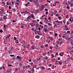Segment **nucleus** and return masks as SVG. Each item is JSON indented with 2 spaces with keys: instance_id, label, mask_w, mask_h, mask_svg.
<instances>
[{
  "instance_id": "19",
  "label": "nucleus",
  "mask_w": 73,
  "mask_h": 73,
  "mask_svg": "<svg viewBox=\"0 0 73 73\" xmlns=\"http://www.w3.org/2000/svg\"><path fill=\"white\" fill-rule=\"evenodd\" d=\"M7 73H10V71L9 70H7Z\"/></svg>"
},
{
  "instance_id": "17",
  "label": "nucleus",
  "mask_w": 73,
  "mask_h": 73,
  "mask_svg": "<svg viewBox=\"0 0 73 73\" xmlns=\"http://www.w3.org/2000/svg\"><path fill=\"white\" fill-rule=\"evenodd\" d=\"M56 43H57V45H58V44H59V42H59V41L57 40L56 41Z\"/></svg>"
},
{
  "instance_id": "9",
  "label": "nucleus",
  "mask_w": 73,
  "mask_h": 73,
  "mask_svg": "<svg viewBox=\"0 0 73 73\" xmlns=\"http://www.w3.org/2000/svg\"><path fill=\"white\" fill-rule=\"evenodd\" d=\"M48 58H49L47 56H45L44 57V59H48Z\"/></svg>"
},
{
  "instance_id": "56",
  "label": "nucleus",
  "mask_w": 73,
  "mask_h": 73,
  "mask_svg": "<svg viewBox=\"0 0 73 73\" xmlns=\"http://www.w3.org/2000/svg\"><path fill=\"white\" fill-rule=\"evenodd\" d=\"M67 32H68V33L69 34H70V31H67Z\"/></svg>"
},
{
  "instance_id": "44",
  "label": "nucleus",
  "mask_w": 73,
  "mask_h": 73,
  "mask_svg": "<svg viewBox=\"0 0 73 73\" xmlns=\"http://www.w3.org/2000/svg\"><path fill=\"white\" fill-rule=\"evenodd\" d=\"M29 2H28L27 4V6H28V5H29Z\"/></svg>"
},
{
  "instance_id": "60",
  "label": "nucleus",
  "mask_w": 73,
  "mask_h": 73,
  "mask_svg": "<svg viewBox=\"0 0 73 73\" xmlns=\"http://www.w3.org/2000/svg\"><path fill=\"white\" fill-rule=\"evenodd\" d=\"M59 37H61V35H59Z\"/></svg>"
},
{
  "instance_id": "28",
  "label": "nucleus",
  "mask_w": 73,
  "mask_h": 73,
  "mask_svg": "<svg viewBox=\"0 0 73 73\" xmlns=\"http://www.w3.org/2000/svg\"><path fill=\"white\" fill-rule=\"evenodd\" d=\"M42 69H45V68L44 67V66H42Z\"/></svg>"
},
{
  "instance_id": "1",
  "label": "nucleus",
  "mask_w": 73,
  "mask_h": 73,
  "mask_svg": "<svg viewBox=\"0 0 73 73\" xmlns=\"http://www.w3.org/2000/svg\"><path fill=\"white\" fill-rule=\"evenodd\" d=\"M55 62H58L59 65H62V62H61V61H56Z\"/></svg>"
},
{
  "instance_id": "39",
  "label": "nucleus",
  "mask_w": 73,
  "mask_h": 73,
  "mask_svg": "<svg viewBox=\"0 0 73 73\" xmlns=\"http://www.w3.org/2000/svg\"><path fill=\"white\" fill-rule=\"evenodd\" d=\"M59 3L60 2L58 1L55 2V3Z\"/></svg>"
},
{
  "instance_id": "50",
  "label": "nucleus",
  "mask_w": 73,
  "mask_h": 73,
  "mask_svg": "<svg viewBox=\"0 0 73 73\" xmlns=\"http://www.w3.org/2000/svg\"><path fill=\"white\" fill-rule=\"evenodd\" d=\"M52 58H53V57H54V56L52 54Z\"/></svg>"
},
{
  "instance_id": "34",
  "label": "nucleus",
  "mask_w": 73,
  "mask_h": 73,
  "mask_svg": "<svg viewBox=\"0 0 73 73\" xmlns=\"http://www.w3.org/2000/svg\"><path fill=\"white\" fill-rule=\"evenodd\" d=\"M65 29H67V28H68V27L66 26V25H65Z\"/></svg>"
},
{
  "instance_id": "24",
  "label": "nucleus",
  "mask_w": 73,
  "mask_h": 73,
  "mask_svg": "<svg viewBox=\"0 0 73 73\" xmlns=\"http://www.w3.org/2000/svg\"><path fill=\"white\" fill-rule=\"evenodd\" d=\"M2 68H3V69L5 70V67L3 66H2Z\"/></svg>"
},
{
  "instance_id": "5",
  "label": "nucleus",
  "mask_w": 73,
  "mask_h": 73,
  "mask_svg": "<svg viewBox=\"0 0 73 73\" xmlns=\"http://www.w3.org/2000/svg\"><path fill=\"white\" fill-rule=\"evenodd\" d=\"M29 24H30L31 25V26L32 27H34V26H35L36 25H35V24H33V23H29Z\"/></svg>"
},
{
  "instance_id": "47",
  "label": "nucleus",
  "mask_w": 73,
  "mask_h": 73,
  "mask_svg": "<svg viewBox=\"0 0 73 73\" xmlns=\"http://www.w3.org/2000/svg\"><path fill=\"white\" fill-rule=\"evenodd\" d=\"M37 2H36V1H34L33 2L34 3H36Z\"/></svg>"
},
{
  "instance_id": "45",
  "label": "nucleus",
  "mask_w": 73,
  "mask_h": 73,
  "mask_svg": "<svg viewBox=\"0 0 73 73\" xmlns=\"http://www.w3.org/2000/svg\"><path fill=\"white\" fill-rule=\"evenodd\" d=\"M29 62H32V59H31L30 60H29Z\"/></svg>"
},
{
  "instance_id": "18",
  "label": "nucleus",
  "mask_w": 73,
  "mask_h": 73,
  "mask_svg": "<svg viewBox=\"0 0 73 73\" xmlns=\"http://www.w3.org/2000/svg\"><path fill=\"white\" fill-rule=\"evenodd\" d=\"M21 57H20L19 56H17V58H18V59H19V58H20Z\"/></svg>"
},
{
  "instance_id": "2",
  "label": "nucleus",
  "mask_w": 73,
  "mask_h": 73,
  "mask_svg": "<svg viewBox=\"0 0 73 73\" xmlns=\"http://www.w3.org/2000/svg\"><path fill=\"white\" fill-rule=\"evenodd\" d=\"M45 8V7H44V5H42L41 6V9H40V11H43L44 10V9Z\"/></svg>"
},
{
  "instance_id": "7",
  "label": "nucleus",
  "mask_w": 73,
  "mask_h": 73,
  "mask_svg": "<svg viewBox=\"0 0 73 73\" xmlns=\"http://www.w3.org/2000/svg\"><path fill=\"white\" fill-rule=\"evenodd\" d=\"M23 64H22V63H19V65L20 66H21H21H23Z\"/></svg>"
},
{
  "instance_id": "32",
  "label": "nucleus",
  "mask_w": 73,
  "mask_h": 73,
  "mask_svg": "<svg viewBox=\"0 0 73 73\" xmlns=\"http://www.w3.org/2000/svg\"><path fill=\"white\" fill-rule=\"evenodd\" d=\"M70 5H71V7H73V4L70 3Z\"/></svg>"
},
{
  "instance_id": "10",
  "label": "nucleus",
  "mask_w": 73,
  "mask_h": 73,
  "mask_svg": "<svg viewBox=\"0 0 73 73\" xmlns=\"http://www.w3.org/2000/svg\"><path fill=\"white\" fill-rule=\"evenodd\" d=\"M35 38H40V36L38 35H37L35 37Z\"/></svg>"
},
{
  "instance_id": "54",
  "label": "nucleus",
  "mask_w": 73,
  "mask_h": 73,
  "mask_svg": "<svg viewBox=\"0 0 73 73\" xmlns=\"http://www.w3.org/2000/svg\"><path fill=\"white\" fill-rule=\"evenodd\" d=\"M58 40L59 41H61V39H60V38H59V39H58Z\"/></svg>"
},
{
  "instance_id": "41",
  "label": "nucleus",
  "mask_w": 73,
  "mask_h": 73,
  "mask_svg": "<svg viewBox=\"0 0 73 73\" xmlns=\"http://www.w3.org/2000/svg\"><path fill=\"white\" fill-rule=\"evenodd\" d=\"M48 25H50V26H51V25H52V24H51L50 23H48Z\"/></svg>"
},
{
  "instance_id": "49",
  "label": "nucleus",
  "mask_w": 73,
  "mask_h": 73,
  "mask_svg": "<svg viewBox=\"0 0 73 73\" xmlns=\"http://www.w3.org/2000/svg\"><path fill=\"white\" fill-rule=\"evenodd\" d=\"M12 22H13V23H16V21L14 20L12 21Z\"/></svg>"
},
{
  "instance_id": "29",
  "label": "nucleus",
  "mask_w": 73,
  "mask_h": 73,
  "mask_svg": "<svg viewBox=\"0 0 73 73\" xmlns=\"http://www.w3.org/2000/svg\"><path fill=\"white\" fill-rule=\"evenodd\" d=\"M10 56L11 57H14V55H10Z\"/></svg>"
},
{
  "instance_id": "14",
  "label": "nucleus",
  "mask_w": 73,
  "mask_h": 73,
  "mask_svg": "<svg viewBox=\"0 0 73 73\" xmlns=\"http://www.w3.org/2000/svg\"><path fill=\"white\" fill-rule=\"evenodd\" d=\"M15 43H19V41H18V40H16L15 41Z\"/></svg>"
},
{
  "instance_id": "46",
  "label": "nucleus",
  "mask_w": 73,
  "mask_h": 73,
  "mask_svg": "<svg viewBox=\"0 0 73 73\" xmlns=\"http://www.w3.org/2000/svg\"><path fill=\"white\" fill-rule=\"evenodd\" d=\"M48 12H46V15H47V14H48Z\"/></svg>"
},
{
  "instance_id": "22",
  "label": "nucleus",
  "mask_w": 73,
  "mask_h": 73,
  "mask_svg": "<svg viewBox=\"0 0 73 73\" xmlns=\"http://www.w3.org/2000/svg\"><path fill=\"white\" fill-rule=\"evenodd\" d=\"M56 23H61V21H58V20H57L56 21Z\"/></svg>"
},
{
  "instance_id": "8",
  "label": "nucleus",
  "mask_w": 73,
  "mask_h": 73,
  "mask_svg": "<svg viewBox=\"0 0 73 73\" xmlns=\"http://www.w3.org/2000/svg\"><path fill=\"white\" fill-rule=\"evenodd\" d=\"M3 19H5V20H6V19H7V16H5L4 17H3Z\"/></svg>"
},
{
  "instance_id": "36",
  "label": "nucleus",
  "mask_w": 73,
  "mask_h": 73,
  "mask_svg": "<svg viewBox=\"0 0 73 73\" xmlns=\"http://www.w3.org/2000/svg\"><path fill=\"white\" fill-rule=\"evenodd\" d=\"M9 9H11V7L9 6Z\"/></svg>"
},
{
  "instance_id": "25",
  "label": "nucleus",
  "mask_w": 73,
  "mask_h": 73,
  "mask_svg": "<svg viewBox=\"0 0 73 73\" xmlns=\"http://www.w3.org/2000/svg\"><path fill=\"white\" fill-rule=\"evenodd\" d=\"M36 32L37 33H39V32H41V31H37Z\"/></svg>"
},
{
  "instance_id": "63",
  "label": "nucleus",
  "mask_w": 73,
  "mask_h": 73,
  "mask_svg": "<svg viewBox=\"0 0 73 73\" xmlns=\"http://www.w3.org/2000/svg\"><path fill=\"white\" fill-rule=\"evenodd\" d=\"M9 45H10V44H7V46H9Z\"/></svg>"
},
{
  "instance_id": "48",
  "label": "nucleus",
  "mask_w": 73,
  "mask_h": 73,
  "mask_svg": "<svg viewBox=\"0 0 73 73\" xmlns=\"http://www.w3.org/2000/svg\"><path fill=\"white\" fill-rule=\"evenodd\" d=\"M57 35L58 34L56 33L55 34V37H56L57 36Z\"/></svg>"
},
{
  "instance_id": "12",
  "label": "nucleus",
  "mask_w": 73,
  "mask_h": 73,
  "mask_svg": "<svg viewBox=\"0 0 73 73\" xmlns=\"http://www.w3.org/2000/svg\"><path fill=\"white\" fill-rule=\"evenodd\" d=\"M0 11H2V12H4L5 11V10H4V9H0Z\"/></svg>"
},
{
  "instance_id": "15",
  "label": "nucleus",
  "mask_w": 73,
  "mask_h": 73,
  "mask_svg": "<svg viewBox=\"0 0 73 73\" xmlns=\"http://www.w3.org/2000/svg\"><path fill=\"white\" fill-rule=\"evenodd\" d=\"M10 36H11V35L10 34L9 35L7 36V38H9V37H10Z\"/></svg>"
},
{
  "instance_id": "64",
  "label": "nucleus",
  "mask_w": 73,
  "mask_h": 73,
  "mask_svg": "<svg viewBox=\"0 0 73 73\" xmlns=\"http://www.w3.org/2000/svg\"><path fill=\"white\" fill-rule=\"evenodd\" d=\"M28 72L29 73H31V71H30V70H29V71H28Z\"/></svg>"
},
{
  "instance_id": "3",
  "label": "nucleus",
  "mask_w": 73,
  "mask_h": 73,
  "mask_svg": "<svg viewBox=\"0 0 73 73\" xmlns=\"http://www.w3.org/2000/svg\"><path fill=\"white\" fill-rule=\"evenodd\" d=\"M43 31L45 32H48V29L46 28H44V29H43Z\"/></svg>"
},
{
  "instance_id": "51",
  "label": "nucleus",
  "mask_w": 73,
  "mask_h": 73,
  "mask_svg": "<svg viewBox=\"0 0 73 73\" xmlns=\"http://www.w3.org/2000/svg\"><path fill=\"white\" fill-rule=\"evenodd\" d=\"M38 29L39 31H40V30L41 29V28H40V27H39L38 28Z\"/></svg>"
},
{
  "instance_id": "57",
  "label": "nucleus",
  "mask_w": 73,
  "mask_h": 73,
  "mask_svg": "<svg viewBox=\"0 0 73 73\" xmlns=\"http://www.w3.org/2000/svg\"><path fill=\"white\" fill-rule=\"evenodd\" d=\"M21 28H24V27H23V25H22Z\"/></svg>"
},
{
  "instance_id": "37",
  "label": "nucleus",
  "mask_w": 73,
  "mask_h": 73,
  "mask_svg": "<svg viewBox=\"0 0 73 73\" xmlns=\"http://www.w3.org/2000/svg\"><path fill=\"white\" fill-rule=\"evenodd\" d=\"M41 60V58H38L37 59V61H38L39 60Z\"/></svg>"
},
{
  "instance_id": "23",
  "label": "nucleus",
  "mask_w": 73,
  "mask_h": 73,
  "mask_svg": "<svg viewBox=\"0 0 73 73\" xmlns=\"http://www.w3.org/2000/svg\"><path fill=\"white\" fill-rule=\"evenodd\" d=\"M3 31L2 30H0V32L1 33H3Z\"/></svg>"
},
{
  "instance_id": "31",
  "label": "nucleus",
  "mask_w": 73,
  "mask_h": 73,
  "mask_svg": "<svg viewBox=\"0 0 73 73\" xmlns=\"http://www.w3.org/2000/svg\"><path fill=\"white\" fill-rule=\"evenodd\" d=\"M14 39L15 40H16V39H17L16 37H15V36L14 37Z\"/></svg>"
},
{
  "instance_id": "11",
  "label": "nucleus",
  "mask_w": 73,
  "mask_h": 73,
  "mask_svg": "<svg viewBox=\"0 0 73 73\" xmlns=\"http://www.w3.org/2000/svg\"><path fill=\"white\" fill-rule=\"evenodd\" d=\"M39 9H38V10L35 11V13H37L39 12Z\"/></svg>"
},
{
  "instance_id": "21",
  "label": "nucleus",
  "mask_w": 73,
  "mask_h": 73,
  "mask_svg": "<svg viewBox=\"0 0 73 73\" xmlns=\"http://www.w3.org/2000/svg\"><path fill=\"white\" fill-rule=\"evenodd\" d=\"M4 44H7V41H4Z\"/></svg>"
},
{
  "instance_id": "38",
  "label": "nucleus",
  "mask_w": 73,
  "mask_h": 73,
  "mask_svg": "<svg viewBox=\"0 0 73 73\" xmlns=\"http://www.w3.org/2000/svg\"><path fill=\"white\" fill-rule=\"evenodd\" d=\"M58 18L59 19V20H61V17H58Z\"/></svg>"
},
{
  "instance_id": "59",
  "label": "nucleus",
  "mask_w": 73,
  "mask_h": 73,
  "mask_svg": "<svg viewBox=\"0 0 73 73\" xmlns=\"http://www.w3.org/2000/svg\"><path fill=\"white\" fill-rule=\"evenodd\" d=\"M58 60H60V57H58Z\"/></svg>"
},
{
  "instance_id": "55",
  "label": "nucleus",
  "mask_w": 73,
  "mask_h": 73,
  "mask_svg": "<svg viewBox=\"0 0 73 73\" xmlns=\"http://www.w3.org/2000/svg\"><path fill=\"white\" fill-rule=\"evenodd\" d=\"M68 16H69V15H66V18H68Z\"/></svg>"
},
{
  "instance_id": "13",
  "label": "nucleus",
  "mask_w": 73,
  "mask_h": 73,
  "mask_svg": "<svg viewBox=\"0 0 73 73\" xmlns=\"http://www.w3.org/2000/svg\"><path fill=\"white\" fill-rule=\"evenodd\" d=\"M63 43H64V42H63V41H62L61 42H59V44H63Z\"/></svg>"
},
{
  "instance_id": "6",
  "label": "nucleus",
  "mask_w": 73,
  "mask_h": 73,
  "mask_svg": "<svg viewBox=\"0 0 73 73\" xmlns=\"http://www.w3.org/2000/svg\"><path fill=\"white\" fill-rule=\"evenodd\" d=\"M31 16H29L27 18V20H30V19H31Z\"/></svg>"
},
{
  "instance_id": "20",
  "label": "nucleus",
  "mask_w": 73,
  "mask_h": 73,
  "mask_svg": "<svg viewBox=\"0 0 73 73\" xmlns=\"http://www.w3.org/2000/svg\"><path fill=\"white\" fill-rule=\"evenodd\" d=\"M8 66H13L11 64H9L8 65Z\"/></svg>"
},
{
  "instance_id": "40",
  "label": "nucleus",
  "mask_w": 73,
  "mask_h": 73,
  "mask_svg": "<svg viewBox=\"0 0 73 73\" xmlns=\"http://www.w3.org/2000/svg\"><path fill=\"white\" fill-rule=\"evenodd\" d=\"M7 5H10V4H9V3H8V2H7Z\"/></svg>"
},
{
  "instance_id": "58",
  "label": "nucleus",
  "mask_w": 73,
  "mask_h": 73,
  "mask_svg": "<svg viewBox=\"0 0 73 73\" xmlns=\"http://www.w3.org/2000/svg\"><path fill=\"white\" fill-rule=\"evenodd\" d=\"M27 12H28V10H26L25 11V13H26Z\"/></svg>"
},
{
  "instance_id": "4",
  "label": "nucleus",
  "mask_w": 73,
  "mask_h": 73,
  "mask_svg": "<svg viewBox=\"0 0 73 73\" xmlns=\"http://www.w3.org/2000/svg\"><path fill=\"white\" fill-rule=\"evenodd\" d=\"M31 48L32 49H33V50H34V49H35V46H31Z\"/></svg>"
},
{
  "instance_id": "16",
  "label": "nucleus",
  "mask_w": 73,
  "mask_h": 73,
  "mask_svg": "<svg viewBox=\"0 0 73 73\" xmlns=\"http://www.w3.org/2000/svg\"><path fill=\"white\" fill-rule=\"evenodd\" d=\"M68 40V41H71V40H72L71 39V38H68L67 39Z\"/></svg>"
},
{
  "instance_id": "43",
  "label": "nucleus",
  "mask_w": 73,
  "mask_h": 73,
  "mask_svg": "<svg viewBox=\"0 0 73 73\" xmlns=\"http://www.w3.org/2000/svg\"><path fill=\"white\" fill-rule=\"evenodd\" d=\"M67 9H70V7H69L67 6Z\"/></svg>"
},
{
  "instance_id": "61",
  "label": "nucleus",
  "mask_w": 73,
  "mask_h": 73,
  "mask_svg": "<svg viewBox=\"0 0 73 73\" xmlns=\"http://www.w3.org/2000/svg\"><path fill=\"white\" fill-rule=\"evenodd\" d=\"M48 20H50V17H49L48 18Z\"/></svg>"
},
{
  "instance_id": "33",
  "label": "nucleus",
  "mask_w": 73,
  "mask_h": 73,
  "mask_svg": "<svg viewBox=\"0 0 73 73\" xmlns=\"http://www.w3.org/2000/svg\"><path fill=\"white\" fill-rule=\"evenodd\" d=\"M69 24V21H67V22L66 23V24H67V25H68V24Z\"/></svg>"
},
{
  "instance_id": "26",
  "label": "nucleus",
  "mask_w": 73,
  "mask_h": 73,
  "mask_svg": "<svg viewBox=\"0 0 73 73\" xmlns=\"http://www.w3.org/2000/svg\"><path fill=\"white\" fill-rule=\"evenodd\" d=\"M1 19L0 20V21H1V20H4V19L3 20V18H2V17H1Z\"/></svg>"
},
{
  "instance_id": "30",
  "label": "nucleus",
  "mask_w": 73,
  "mask_h": 73,
  "mask_svg": "<svg viewBox=\"0 0 73 73\" xmlns=\"http://www.w3.org/2000/svg\"><path fill=\"white\" fill-rule=\"evenodd\" d=\"M40 48H44V46H43L42 45L40 46Z\"/></svg>"
},
{
  "instance_id": "52",
  "label": "nucleus",
  "mask_w": 73,
  "mask_h": 73,
  "mask_svg": "<svg viewBox=\"0 0 73 73\" xmlns=\"http://www.w3.org/2000/svg\"><path fill=\"white\" fill-rule=\"evenodd\" d=\"M30 1V2H33V0H29Z\"/></svg>"
},
{
  "instance_id": "62",
  "label": "nucleus",
  "mask_w": 73,
  "mask_h": 73,
  "mask_svg": "<svg viewBox=\"0 0 73 73\" xmlns=\"http://www.w3.org/2000/svg\"><path fill=\"white\" fill-rule=\"evenodd\" d=\"M45 11H48V10L47 9H45Z\"/></svg>"
},
{
  "instance_id": "35",
  "label": "nucleus",
  "mask_w": 73,
  "mask_h": 73,
  "mask_svg": "<svg viewBox=\"0 0 73 73\" xmlns=\"http://www.w3.org/2000/svg\"><path fill=\"white\" fill-rule=\"evenodd\" d=\"M11 50H9L8 52L9 53H11Z\"/></svg>"
},
{
  "instance_id": "53",
  "label": "nucleus",
  "mask_w": 73,
  "mask_h": 73,
  "mask_svg": "<svg viewBox=\"0 0 73 73\" xmlns=\"http://www.w3.org/2000/svg\"><path fill=\"white\" fill-rule=\"evenodd\" d=\"M50 49H52V47L50 46Z\"/></svg>"
},
{
  "instance_id": "27",
  "label": "nucleus",
  "mask_w": 73,
  "mask_h": 73,
  "mask_svg": "<svg viewBox=\"0 0 73 73\" xmlns=\"http://www.w3.org/2000/svg\"><path fill=\"white\" fill-rule=\"evenodd\" d=\"M3 27L5 28H6V25H3Z\"/></svg>"
},
{
  "instance_id": "42",
  "label": "nucleus",
  "mask_w": 73,
  "mask_h": 73,
  "mask_svg": "<svg viewBox=\"0 0 73 73\" xmlns=\"http://www.w3.org/2000/svg\"><path fill=\"white\" fill-rule=\"evenodd\" d=\"M48 46V44H47L46 45H45V47H47Z\"/></svg>"
}]
</instances>
